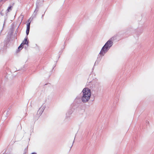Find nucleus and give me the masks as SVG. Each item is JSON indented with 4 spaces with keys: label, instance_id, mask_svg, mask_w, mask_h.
<instances>
[{
    "label": "nucleus",
    "instance_id": "f257e3e1",
    "mask_svg": "<svg viewBox=\"0 0 154 154\" xmlns=\"http://www.w3.org/2000/svg\"><path fill=\"white\" fill-rule=\"evenodd\" d=\"M82 92L83 95L82 98V101L83 102H86L89 100L91 96V91L88 88H85L83 89Z\"/></svg>",
    "mask_w": 154,
    "mask_h": 154
},
{
    "label": "nucleus",
    "instance_id": "f03ea898",
    "mask_svg": "<svg viewBox=\"0 0 154 154\" xmlns=\"http://www.w3.org/2000/svg\"><path fill=\"white\" fill-rule=\"evenodd\" d=\"M108 43H107L106 44H105V45L102 48L100 53V54L101 55H102L103 56V55L109 49L108 48V46H106V45Z\"/></svg>",
    "mask_w": 154,
    "mask_h": 154
},
{
    "label": "nucleus",
    "instance_id": "7ed1b4c3",
    "mask_svg": "<svg viewBox=\"0 0 154 154\" xmlns=\"http://www.w3.org/2000/svg\"><path fill=\"white\" fill-rule=\"evenodd\" d=\"M108 43L107 45H106V46H108L109 48L112 46V41L111 40H108L106 43L105 44H106L107 43Z\"/></svg>",
    "mask_w": 154,
    "mask_h": 154
},
{
    "label": "nucleus",
    "instance_id": "20e7f679",
    "mask_svg": "<svg viewBox=\"0 0 154 154\" xmlns=\"http://www.w3.org/2000/svg\"><path fill=\"white\" fill-rule=\"evenodd\" d=\"M30 23V22H29L27 25V29L26 31V33L27 35H28L29 32Z\"/></svg>",
    "mask_w": 154,
    "mask_h": 154
},
{
    "label": "nucleus",
    "instance_id": "39448f33",
    "mask_svg": "<svg viewBox=\"0 0 154 154\" xmlns=\"http://www.w3.org/2000/svg\"><path fill=\"white\" fill-rule=\"evenodd\" d=\"M22 43L23 45L25 44H28V42L27 41V38H25L24 39V40L22 42Z\"/></svg>",
    "mask_w": 154,
    "mask_h": 154
},
{
    "label": "nucleus",
    "instance_id": "423d86ee",
    "mask_svg": "<svg viewBox=\"0 0 154 154\" xmlns=\"http://www.w3.org/2000/svg\"><path fill=\"white\" fill-rule=\"evenodd\" d=\"M12 8V6H10L8 8V9H7V12H10V11H11Z\"/></svg>",
    "mask_w": 154,
    "mask_h": 154
},
{
    "label": "nucleus",
    "instance_id": "0eeeda50",
    "mask_svg": "<svg viewBox=\"0 0 154 154\" xmlns=\"http://www.w3.org/2000/svg\"><path fill=\"white\" fill-rule=\"evenodd\" d=\"M23 45L22 44V43L20 45V46L18 47V49H20V50L22 49L23 48Z\"/></svg>",
    "mask_w": 154,
    "mask_h": 154
},
{
    "label": "nucleus",
    "instance_id": "6e6552de",
    "mask_svg": "<svg viewBox=\"0 0 154 154\" xmlns=\"http://www.w3.org/2000/svg\"><path fill=\"white\" fill-rule=\"evenodd\" d=\"M3 1V0H0V3L2 2Z\"/></svg>",
    "mask_w": 154,
    "mask_h": 154
},
{
    "label": "nucleus",
    "instance_id": "1a4fd4ad",
    "mask_svg": "<svg viewBox=\"0 0 154 154\" xmlns=\"http://www.w3.org/2000/svg\"><path fill=\"white\" fill-rule=\"evenodd\" d=\"M32 154H36L35 153H33Z\"/></svg>",
    "mask_w": 154,
    "mask_h": 154
},
{
    "label": "nucleus",
    "instance_id": "9d476101",
    "mask_svg": "<svg viewBox=\"0 0 154 154\" xmlns=\"http://www.w3.org/2000/svg\"><path fill=\"white\" fill-rule=\"evenodd\" d=\"M29 20H28V22H29Z\"/></svg>",
    "mask_w": 154,
    "mask_h": 154
}]
</instances>
